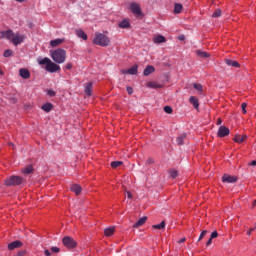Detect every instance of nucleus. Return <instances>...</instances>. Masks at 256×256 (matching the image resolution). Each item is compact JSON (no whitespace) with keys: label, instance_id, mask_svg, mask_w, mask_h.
Segmentation results:
<instances>
[{"label":"nucleus","instance_id":"obj_57","mask_svg":"<svg viewBox=\"0 0 256 256\" xmlns=\"http://www.w3.org/2000/svg\"><path fill=\"white\" fill-rule=\"evenodd\" d=\"M10 147H13V143H9Z\"/></svg>","mask_w":256,"mask_h":256},{"label":"nucleus","instance_id":"obj_51","mask_svg":"<svg viewBox=\"0 0 256 256\" xmlns=\"http://www.w3.org/2000/svg\"><path fill=\"white\" fill-rule=\"evenodd\" d=\"M221 123H223V121L221 120V118H219L216 122V125H221Z\"/></svg>","mask_w":256,"mask_h":256},{"label":"nucleus","instance_id":"obj_41","mask_svg":"<svg viewBox=\"0 0 256 256\" xmlns=\"http://www.w3.org/2000/svg\"><path fill=\"white\" fill-rule=\"evenodd\" d=\"M212 17H221V10H216L213 14Z\"/></svg>","mask_w":256,"mask_h":256},{"label":"nucleus","instance_id":"obj_44","mask_svg":"<svg viewBox=\"0 0 256 256\" xmlns=\"http://www.w3.org/2000/svg\"><path fill=\"white\" fill-rule=\"evenodd\" d=\"M51 251H52L53 253H59V251H61V250L59 249V247H52V248H51Z\"/></svg>","mask_w":256,"mask_h":256},{"label":"nucleus","instance_id":"obj_45","mask_svg":"<svg viewBox=\"0 0 256 256\" xmlns=\"http://www.w3.org/2000/svg\"><path fill=\"white\" fill-rule=\"evenodd\" d=\"M48 95H50V97H55V91L48 90Z\"/></svg>","mask_w":256,"mask_h":256},{"label":"nucleus","instance_id":"obj_29","mask_svg":"<svg viewBox=\"0 0 256 256\" xmlns=\"http://www.w3.org/2000/svg\"><path fill=\"white\" fill-rule=\"evenodd\" d=\"M196 55H198V57H201L202 59H207L209 57V53L203 52L201 50H197Z\"/></svg>","mask_w":256,"mask_h":256},{"label":"nucleus","instance_id":"obj_21","mask_svg":"<svg viewBox=\"0 0 256 256\" xmlns=\"http://www.w3.org/2000/svg\"><path fill=\"white\" fill-rule=\"evenodd\" d=\"M146 86L150 89H161L163 87L162 84H158L157 82H148Z\"/></svg>","mask_w":256,"mask_h":256},{"label":"nucleus","instance_id":"obj_1","mask_svg":"<svg viewBox=\"0 0 256 256\" xmlns=\"http://www.w3.org/2000/svg\"><path fill=\"white\" fill-rule=\"evenodd\" d=\"M39 65H46L45 69L48 73H57V71H61V66L55 64V62L51 61L49 58L40 60Z\"/></svg>","mask_w":256,"mask_h":256},{"label":"nucleus","instance_id":"obj_53","mask_svg":"<svg viewBox=\"0 0 256 256\" xmlns=\"http://www.w3.org/2000/svg\"><path fill=\"white\" fill-rule=\"evenodd\" d=\"M186 239L185 238H181L178 243H185Z\"/></svg>","mask_w":256,"mask_h":256},{"label":"nucleus","instance_id":"obj_40","mask_svg":"<svg viewBox=\"0 0 256 256\" xmlns=\"http://www.w3.org/2000/svg\"><path fill=\"white\" fill-rule=\"evenodd\" d=\"M217 237H219V233H218L217 231H213V232L211 233L210 238H211V239H217Z\"/></svg>","mask_w":256,"mask_h":256},{"label":"nucleus","instance_id":"obj_15","mask_svg":"<svg viewBox=\"0 0 256 256\" xmlns=\"http://www.w3.org/2000/svg\"><path fill=\"white\" fill-rule=\"evenodd\" d=\"M225 63H226V65H228V67H235V68L241 67L239 62H237L235 60L225 59Z\"/></svg>","mask_w":256,"mask_h":256},{"label":"nucleus","instance_id":"obj_43","mask_svg":"<svg viewBox=\"0 0 256 256\" xmlns=\"http://www.w3.org/2000/svg\"><path fill=\"white\" fill-rule=\"evenodd\" d=\"M126 91H127L128 95H133V88L132 87L128 86L126 88Z\"/></svg>","mask_w":256,"mask_h":256},{"label":"nucleus","instance_id":"obj_32","mask_svg":"<svg viewBox=\"0 0 256 256\" xmlns=\"http://www.w3.org/2000/svg\"><path fill=\"white\" fill-rule=\"evenodd\" d=\"M181 11H183V5L175 4L174 13H181Z\"/></svg>","mask_w":256,"mask_h":256},{"label":"nucleus","instance_id":"obj_52","mask_svg":"<svg viewBox=\"0 0 256 256\" xmlns=\"http://www.w3.org/2000/svg\"><path fill=\"white\" fill-rule=\"evenodd\" d=\"M152 163H153V159L149 158V159L147 160V164H148V165H151Z\"/></svg>","mask_w":256,"mask_h":256},{"label":"nucleus","instance_id":"obj_9","mask_svg":"<svg viewBox=\"0 0 256 256\" xmlns=\"http://www.w3.org/2000/svg\"><path fill=\"white\" fill-rule=\"evenodd\" d=\"M229 133H230L229 128H227L226 126H220L218 129L217 136L220 138L227 137Z\"/></svg>","mask_w":256,"mask_h":256},{"label":"nucleus","instance_id":"obj_38","mask_svg":"<svg viewBox=\"0 0 256 256\" xmlns=\"http://www.w3.org/2000/svg\"><path fill=\"white\" fill-rule=\"evenodd\" d=\"M64 69L66 71H70V69H73V64L72 63H67L65 66H64Z\"/></svg>","mask_w":256,"mask_h":256},{"label":"nucleus","instance_id":"obj_22","mask_svg":"<svg viewBox=\"0 0 256 256\" xmlns=\"http://www.w3.org/2000/svg\"><path fill=\"white\" fill-rule=\"evenodd\" d=\"M146 222H147V216H144V217L140 218V219L133 225V227H134V228L141 227L142 225H145Z\"/></svg>","mask_w":256,"mask_h":256},{"label":"nucleus","instance_id":"obj_56","mask_svg":"<svg viewBox=\"0 0 256 256\" xmlns=\"http://www.w3.org/2000/svg\"><path fill=\"white\" fill-rule=\"evenodd\" d=\"M251 233H252L251 230L247 231V235H251Z\"/></svg>","mask_w":256,"mask_h":256},{"label":"nucleus","instance_id":"obj_30","mask_svg":"<svg viewBox=\"0 0 256 256\" xmlns=\"http://www.w3.org/2000/svg\"><path fill=\"white\" fill-rule=\"evenodd\" d=\"M22 173L24 175H31V173H33V166H28V167L22 169Z\"/></svg>","mask_w":256,"mask_h":256},{"label":"nucleus","instance_id":"obj_20","mask_svg":"<svg viewBox=\"0 0 256 256\" xmlns=\"http://www.w3.org/2000/svg\"><path fill=\"white\" fill-rule=\"evenodd\" d=\"M76 35H77V37H79L80 39H83V41H87V34H86L85 31H83L82 29L76 30Z\"/></svg>","mask_w":256,"mask_h":256},{"label":"nucleus","instance_id":"obj_27","mask_svg":"<svg viewBox=\"0 0 256 256\" xmlns=\"http://www.w3.org/2000/svg\"><path fill=\"white\" fill-rule=\"evenodd\" d=\"M185 139H187V134L183 133L180 136L177 137L176 141L178 143V145H183V141H185Z\"/></svg>","mask_w":256,"mask_h":256},{"label":"nucleus","instance_id":"obj_28","mask_svg":"<svg viewBox=\"0 0 256 256\" xmlns=\"http://www.w3.org/2000/svg\"><path fill=\"white\" fill-rule=\"evenodd\" d=\"M245 139H247V135H243V136H241V135H236V136L234 137L235 143H243V141H245Z\"/></svg>","mask_w":256,"mask_h":256},{"label":"nucleus","instance_id":"obj_18","mask_svg":"<svg viewBox=\"0 0 256 256\" xmlns=\"http://www.w3.org/2000/svg\"><path fill=\"white\" fill-rule=\"evenodd\" d=\"M71 191L73 193H75V195H81V186L79 184H73L71 187H70Z\"/></svg>","mask_w":256,"mask_h":256},{"label":"nucleus","instance_id":"obj_7","mask_svg":"<svg viewBox=\"0 0 256 256\" xmlns=\"http://www.w3.org/2000/svg\"><path fill=\"white\" fill-rule=\"evenodd\" d=\"M238 179L239 178L237 176L224 174L222 177V182L223 183H237Z\"/></svg>","mask_w":256,"mask_h":256},{"label":"nucleus","instance_id":"obj_39","mask_svg":"<svg viewBox=\"0 0 256 256\" xmlns=\"http://www.w3.org/2000/svg\"><path fill=\"white\" fill-rule=\"evenodd\" d=\"M241 109H242V113H247V103H242L241 104Z\"/></svg>","mask_w":256,"mask_h":256},{"label":"nucleus","instance_id":"obj_10","mask_svg":"<svg viewBox=\"0 0 256 256\" xmlns=\"http://www.w3.org/2000/svg\"><path fill=\"white\" fill-rule=\"evenodd\" d=\"M22 246H23V242L16 240L8 244V249L9 251H13L15 249H19V247H22Z\"/></svg>","mask_w":256,"mask_h":256},{"label":"nucleus","instance_id":"obj_12","mask_svg":"<svg viewBox=\"0 0 256 256\" xmlns=\"http://www.w3.org/2000/svg\"><path fill=\"white\" fill-rule=\"evenodd\" d=\"M13 37V30L1 31L0 39H11Z\"/></svg>","mask_w":256,"mask_h":256},{"label":"nucleus","instance_id":"obj_23","mask_svg":"<svg viewBox=\"0 0 256 256\" xmlns=\"http://www.w3.org/2000/svg\"><path fill=\"white\" fill-rule=\"evenodd\" d=\"M189 101L194 108L199 109V99H197V97L191 96Z\"/></svg>","mask_w":256,"mask_h":256},{"label":"nucleus","instance_id":"obj_37","mask_svg":"<svg viewBox=\"0 0 256 256\" xmlns=\"http://www.w3.org/2000/svg\"><path fill=\"white\" fill-rule=\"evenodd\" d=\"M164 111L165 113H168L169 115H171V113H173V108H171L170 106H165Z\"/></svg>","mask_w":256,"mask_h":256},{"label":"nucleus","instance_id":"obj_11","mask_svg":"<svg viewBox=\"0 0 256 256\" xmlns=\"http://www.w3.org/2000/svg\"><path fill=\"white\" fill-rule=\"evenodd\" d=\"M19 75L22 77V79H30L31 78V72L27 68H21L19 70Z\"/></svg>","mask_w":256,"mask_h":256},{"label":"nucleus","instance_id":"obj_19","mask_svg":"<svg viewBox=\"0 0 256 256\" xmlns=\"http://www.w3.org/2000/svg\"><path fill=\"white\" fill-rule=\"evenodd\" d=\"M119 27L120 29H129V27H131V23L129 22V20L124 19L119 23Z\"/></svg>","mask_w":256,"mask_h":256},{"label":"nucleus","instance_id":"obj_14","mask_svg":"<svg viewBox=\"0 0 256 256\" xmlns=\"http://www.w3.org/2000/svg\"><path fill=\"white\" fill-rule=\"evenodd\" d=\"M65 43V39L63 38H57L52 41H50L51 47H59V45Z\"/></svg>","mask_w":256,"mask_h":256},{"label":"nucleus","instance_id":"obj_16","mask_svg":"<svg viewBox=\"0 0 256 256\" xmlns=\"http://www.w3.org/2000/svg\"><path fill=\"white\" fill-rule=\"evenodd\" d=\"M151 73H155V67L148 65L143 72V75L145 77H149V75H151Z\"/></svg>","mask_w":256,"mask_h":256},{"label":"nucleus","instance_id":"obj_13","mask_svg":"<svg viewBox=\"0 0 256 256\" xmlns=\"http://www.w3.org/2000/svg\"><path fill=\"white\" fill-rule=\"evenodd\" d=\"M138 69H139V66L134 65L130 69L123 70L122 73L127 74V75H137Z\"/></svg>","mask_w":256,"mask_h":256},{"label":"nucleus","instance_id":"obj_49","mask_svg":"<svg viewBox=\"0 0 256 256\" xmlns=\"http://www.w3.org/2000/svg\"><path fill=\"white\" fill-rule=\"evenodd\" d=\"M178 39H179V41H185V36H184V35H180V36L178 37Z\"/></svg>","mask_w":256,"mask_h":256},{"label":"nucleus","instance_id":"obj_33","mask_svg":"<svg viewBox=\"0 0 256 256\" xmlns=\"http://www.w3.org/2000/svg\"><path fill=\"white\" fill-rule=\"evenodd\" d=\"M154 229H165V221H162L160 224H156L152 226Z\"/></svg>","mask_w":256,"mask_h":256},{"label":"nucleus","instance_id":"obj_4","mask_svg":"<svg viewBox=\"0 0 256 256\" xmlns=\"http://www.w3.org/2000/svg\"><path fill=\"white\" fill-rule=\"evenodd\" d=\"M22 183H25V179L20 176H11L5 180V185H7V187L21 185Z\"/></svg>","mask_w":256,"mask_h":256},{"label":"nucleus","instance_id":"obj_31","mask_svg":"<svg viewBox=\"0 0 256 256\" xmlns=\"http://www.w3.org/2000/svg\"><path fill=\"white\" fill-rule=\"evenodd\" d=\"M111 167L112 169H117V167H121V165H123V162L122 161H114V162H111Z\"/></svg>","mask_w":256,"mask_h":256},{"label":"nucleus","instance_id":"obj_55","mask_svg":"<svg viewBox=\"0 0 256 256\" xmlns=\"http://www.w3.org/2000/svg\"><path fill=\"white\" fill-rule=\"evenodd\" d=\"M255 229H256V226L254 228H250V231L253 232L255 231Z\"/></svg>","mask_w":256,"mask_h":256},{"label":"nucleus","instance_id":"obj_50","mask_svg":"<svg viewBox=\"0 0 256 256\" xmlns=\"http://www.w3.org/2000/svg\"><path fill=\"white\" fill-rule=\"evenodd\" d=\"M44 254H45L46 256H51V252H50L49 250H45V251H44Z\"/></svg>","mask_w":256,"mask_h":256},{"label":"nucleus","instance_id":"obj_2","mask_svg":"<svg viewBox=\"0 0 256 256\" xmlns=\"http://www.w3.org/2000/svg\"><path fill=\"white\" fill-rule=\"evenodd\" d=\"M51 57L55 63L61 64L67 59V51L59 48L51 53Z\"/></svg>","mask_w":256,"mask_h":256},{"label":"nucleus","instance_id":"obj_3","mask_svg":"<svg viewBox=\"0 0 256 256\" xmlns=\"http://www.w3.org/2000/svg\"><path fill=\"white\" fill-rule=\"evenodd\" d=\"M93 43L94 45H99L100 47H109L111 40L105 34L99 33L95 35Z\"/></svg>","mask_w":256,"mask_h":256},{"label":"nucleus","instance_id":"obj_42","mask_svg":"<svg viewBox=\"0 0 256 256\" xmlns=\"http://www.w3.org/2000/svg\"><path fill=\"white\" fill-rule=\"evenodd\" d=\"M207 235V230H204L201 232L198 241H201V239H203V237H205Z\"/></svg>","mask_w":256,"mask_h":256},{"label":"nucleus","instance_id":"obj_35","mask_svg":"<svg viewBox=\"0 0 256 256\" xmlns=\"http://www.w3.org/2000/svg\"><path fill=\"white\" fill-rule=\"evenodd\" d=\"M4 57H11V55H13V50L8 49L6 51H4Z\"/></svg>","mask_w":256,"mask_h":256},{"label":"nucleus","instance_id":"obj_24","mask_svg":"<svg viewBox=\"0 0 256 256\" xmlns=\"http://www.w3.org/2000/svg\"><path fill=\"white\" fill-rule=\"evenodd\" d=\"M41 109H42L43 111H45L46 113H49V112H51L52 109H53V104H51V103H45L44 105H42Z\"/></svg>","mask_w":256,"mask_h":256},{"label":"nucleus","instance_id":"obj_34","mask_svg":"<svg viewBox=\"0 0 256 256\" xmlns=\"http://www.w3.org/2000/svg\"><path fill=\"white\" fill-rule=\"evenodd\" d=\"M177 175H179L177 170H170V177H172V179H176Z\"/></svg>","mask_w":256,"mask_h":256},{"label":"nucleus","instance_id":"obj_54","mask_svg":"<svg viewBox=\"0 0 256 256\" xmlns=\"http://www.w3.org/2000/svg\"><path fill=\"white\" fill-rule=\"evenodd\" d=\"M252 206H253V207H256V200H254Z\"/></svg>","mask_w":256,"mask_h":256},{"label":"nucleus","instance_id":"obj_36","mask_svg":"<svg viewBox=\"0 0 256 256\" xmlns=\"http://www.w3.org/2000/svg\"><path fill=\"white\" fill-rule=\"evenodd\" d=\"M194 89H196L197 91H203V86L201 84H193Z\"/></svg>","mask_w":256,"mask_h":256},{"label":"nucleus","instance_id":"obj_5","mask_svg":"<svg viewBox=\"0 0 256 256\" xmlns=\"http://www.w3.org/2000/svg\"><path fill=\"white\" fill-rule=\"evenodd\" d=\"M62 242L64 247H66L67 249H75V247H77V241H75V239H73L72 237L65 236L62 239Z\"/></svg>","mask_w":256,"mask_h":256},{"label":"nucleus","instance_id":"obj_8","mask_svg":"<svg viewBox=\"0 0 256 256\" xmlns=\"http://www.w3.org/2000/svg\"><path fill=\"white\" fill-rule=\"evenodd\" d=\"M130 11L133 15H141V6L137 2L130 4Z\"/></svg>","mask_w":256,"mask_h":256},{"label":"nucleus","instance_id":"obj_46","mask_svg":"<svg viewBox=\"0 0 256 256\" xmlns=\"http://www.w3.org/2000/svg\"><path fill=\"white\" fill-rule=\"evenodd\" d=\"M211 243H213V238L210 237L209 240L206 242V246L209 247Z\"/></svg>","mask_w":256,"mask_h":256},{"label":"nucleus","instance_id":"obj_48","mask_svg":"<svg viewBox=\"0 0 256 256\" xmlns=\"http://www.w3.org/2000/svg\"><path fill=\"white\" fill-rule=\"evenodd\" d=\"M127 197L128 199H133V195L131 194V192L127 191Z\"/></svg>","mask_w":256,"mask_h":256},{"label":"nucleus","instance_id":"obj_17","mask_svg":"<svg viewBox=\"0 0 256 256\" xmlns=\"http://www.w3.org/2000/svg\"><path fill=\"white\" fill-rule=\"evenodd\" d=\"M84 86H85L86 95H88V97H91V93H92V89H93V83L88 82V83L84 84Z\"/></svg>","mask_w":256,"mask_h":256},{"label":"nucleus","instance_id":"obj_26","mask_svg":"<svg viewBox=\"0 0 256 256\" xmlns=\"http://www.w3.org/2000/svg\"><path fill=\"white\" fill-rule=\"evenodd\" d=\"M165 41H167V39L163 35H157L154 37V43H165Z\"/></svg>","mask_w":256,"mask_h":256},{"label":"nucleus","instance_id":"obj_47","mask_svg":"<svg viewBox=\"0 0 256 256\" xmlns=\"http://www.w3.org/2000/svg\"><path fill=\"white\" fill-rule=\"evenodd\" d=\"M249 165L252 167H256V160H253L252 162H250Z\"/></svg>","mask_w":256,"mask_h":256},{"label":"nucleus","instance_id":"obj_25","mask_svg":"<svg viewBox=\"0 0 256 256\" xmlns=\"http://www.w3.org/2000/svg\"><path fill=\"white\" fill-rule=\"evenodd\" d=\"M113 233H115V227H108L104 230V234L106 237H111V235H113Z\"/></svg>","mask_w":256,"mask_h":256},{"label":"nucleus","instance_id":"obj_6","mask_svg":"<svg viewBox=\"0 0 256 256\" xmlns=\"http://www.w3.org/2000/svg\"><path fill=\"white\" fill-rule=\"evenodd\" d=\"M11 43H13V45L17 46V45H21V43H23V41H25V35L20 34V33H16L13 32V36L11 37Z\"/></svg>","mask_w":256,"mask_h":256}]
</instances>
